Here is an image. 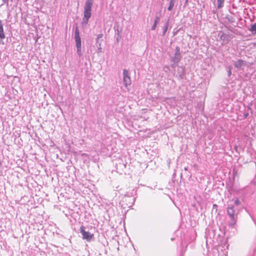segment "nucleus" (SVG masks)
<instances>
[{
	"label": "nucleus",
	"instance_id": "nucleus-1",
	"mask_svg": "<svg viewBox=\"0 0 256 256\" xmlns=\"http://www.w3.org/2000/svg\"><path fill=\"white\" fill-rule=\"evenodd\" d=\"M92 0H86L84 8V18L83 22L86 24L88 22L89 18L91 16V10L92 6Z\"/></svg>",
	"mask_w": 256,
	"mask_h": 256
},
{
	"label": "nucleus",
	"instance_id": "nucleus-2",
	"mask_svg": "<svg viewBox=\"0 0 256 256\" xmlns=\"http://www.w3.org/2000/svg\"><path fill=\"white\" fill-rule=\"evenodd\" d=\"M227 214L231 219V222L230 224V226H234L236 224L237 221L236 215H235V210L234 207L230 206L227 208Z\"/></svg>",
	"mask_w": 256,
	"mask_h": 256
},
{
	"label": "nucleus",
	"instance_id": "nucleus-3",
	"mask_svg": "<svg viewBox=\"0 0 256 256\" xmlns=\"http://www.w3.org/2000/svg\"><path fill=\"white\" fill-rule=\"evenodd\" d=\"M74 38H75L76 46L77 48L78 54L79 55H80L81 54V40H80V36L79 30L78 28H76L75 30Z\"/></svg>",
	"mask_w": 256,
	"mask_h": 256
},
{
	"label": "nucleus",
	"instance_id": "nucleus-4",
	"mask_svg": "<svg viewBox=\"0 0 256 256\" xmlns=\"http://www.w3.org/2000/svg\"><path fill=\"white\" fill-rule=\"evenodd\" d=\"M84 226H82L80 227V232L82 236V238L86 240L88 242H90L91 240L94 238V234H90L88 232H86L84 230Z\"/></svg>",
	"mask_w": 256,
	"mask_h": 256
},
{
	"label": "nucleus",
	"instance_id": "nucleus-5",
	"mask_svg": "<svg viewBox=\"0 0 256 256\" xmlns=\"http://www.w3.org/2000/svg\"><path fill=\"white\" fill-rule=\"evenodd\" d=\"M123 82L126 87L131 84V79L129 72L126 69L123 70Z\"/></svg>",
	"mask_w": 256,
	"mask_h": 256
},
{
	"label": "nucleus",
	"instance_id": "nucleus-6",
	"mask_svg": "<svg viewBox=\"0 0 256 256\" xmlns=\"http://www.w3.org/2000/svg\"><path fill=\"white\" fill-rule=\"evenodd\" d=\"M5 38V34L4 32V30L3 27V24L2 21L0 20V43Z\"/></svg>",
	"mask_w": 256,
	"mask_h": 256
},
{
	"label": "nucleus",
	"instance_id": "nucleus-7",
	"mask_svg": "<svg viewBox=\"0 0 256 256\" xmlns=\"http://www.w3.org/2000/svg\"><path fill=\"white\" fill-rule=\"evenodd\" d=\"M244 62L242 60H238L234 63V66L237 68H241L242 66L244 64Z\"/></svg>",
	"mask_w": 256,
	"mask_h": 256
},
{
	"label": "nucleus",
	"instance_id": "nucleus-8",
	"mask_svg": "<svg viewBox=\"0 0 256 256\" xmlns=\"http://www.w3.org/2000/svg\"><path fill=\"white\" fill-rule=\"evenodd\" d=\"M250 30L252 33H256V23L251 26Z\"/></svg>",
	"mask_w": 256,
	"mask_h": 256
},
{
	"label": "nucleus",
	"instance_id": "nucleus-9",
	"mask_svg": "<svg viewBox=\"0 0 256 256\" xmlns=\"http://www.w3.org/2000/svg\"><path fill=\"white\" fill-rule=\"evenodd\" d=\"M224 0H217L218 7V8H222L224 6Z\"/></svg>",
	"mask_w": 256,
	"mask_h": 256
},
{
	"label": "nucleus",
	"instance_id": "nucleus-10",
	"mask_svg": "<svg viewBox=\"0 0 256 256\" xmlns=\"http://www.w3.org/2000/svg\"><path fill=\"white\" fill-rule=\"evenodd\" d=\"M174 0H170L169 6L168 7V10L170 11L172 10V9L173 8V7L174 6Z\"/></svg>",
	"mask_w": 256,
	"mask_h": 256
},
{
	"label": "nucleus",
	"instance_id": "nucleus-11",
	"mask_svg": "<svg viewBox=\"0 0 256 256\" xmlns=\"http://www.w3.org/2000/svg\"><path fill=\"white\" fill-rule=\"evenodd\" d=\"M158 20H159L158 18H156L155 20L154 24L152 28V30H154L156 29L157 24H158Z\"/></svg>",
	"mask_w": 256,
	"mask_h": 256
},
{
	"label": "nucleus",
	"instance_id": "nucleus-12",
	"mask_svg": "<svg viewBox=\"0 0 256 256\" xmlns=\"http://www.w3.org/2000/svg\"><path fill=\"white\" fill-rule=\"evenodd\" d=\"M102 34H99L98 36V38H102Z\"/></svg>",
	"mask_w": 256,
	"mask_h": 256
},
{
	"label": "nucleus",
	"instance_id": "nucleus-13",
	"mask_svg": "<svg viewBox=\"0 0 256 256\" xmlns=\"http://www.w3.org/2000/svg\"><path fill=\"white\" fill-rule=\"evenodd\" d=\"M235 203L236 204H239V201L238 200H236V201H235Z\"/></svg>",
	"mask_w": 256,
	"mask_h": 256
},
{
	"label": "nucleus",
	"instance_id": "nucleus-14",
	"mask_svg": "<svg viewBox=\"0 0 256 256\" xmlns=\"http://www.w3.org/2000/svg\"><path fill=\"white\" fill-rule=\"evenodd\" d=\"M167 30H168V26H166V28L164 29V34L166 32V31Z\"/></svg>",
	"mask_w": 256,
	"mask_h": 256
},
{
	"label": "nucleus",
	"instance_id": "nucleus-15",
	"mask_svg": "<svg viewBox=\"0 0 256 256\" xmlns=\"http://www.w3.org/2000/svg\"><path fill=\"white\" fill-rule=\"evenodd\" d=\"M230 74H231V71H230H230L228 72V74H229V75H230Z\"/></svg>",
	"mask_w": 256,
	"mask_h": 256
}]
</instances>
